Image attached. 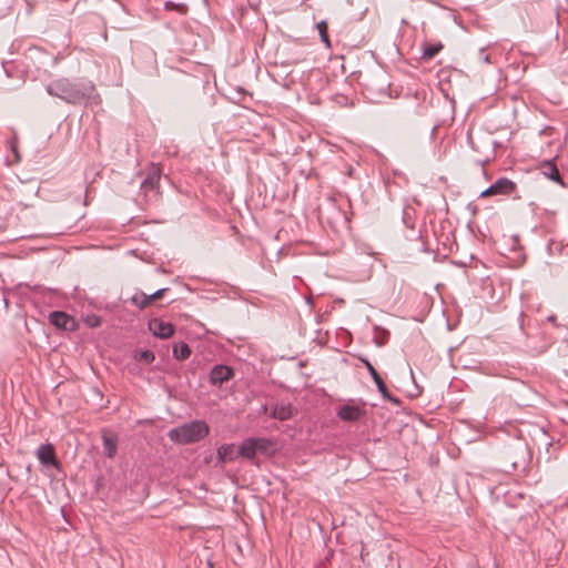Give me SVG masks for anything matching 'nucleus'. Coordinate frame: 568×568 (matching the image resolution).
Segmentation results:
<instances>
[{"instance_id":"f8f14e48","label":"nucleus","mask_w":568,"mask_h":568,"mask_svg":"<svg viewBox=\"0 0 568 568\" xmlns=\"http://www.w3.org/2000/svg\"><path fill=\"white\" fill-rule=\"evenodd\" d=\"M239 455L247 459H251L256 455V448L253 438L245 439L241 444L239 448Z\"/></svg>"},{"instance_id":"ddd939ff","label":"nucleus","mask_w":568,"mask_h":568,"mask_svg":"<svg viewBox=\"0 0 568 568\" xmlns=\"http://www.w3.org/2000/svg\"><path fill=\"white\" fill-rule=\"evenodd\" d=\"M161 172L159 168L153 166L151 172L148 174L146 179L143 181L142 186L144 189H155L160 182Z\"/></svg>"},{"instance_id":"412c9836","label":"nucleus","mask_w":568,"mask_h":568,"mask_svg":"<svg viewBox=\"0 0 568 568\" xmlns=\"http://www.w3.org/2000/svg\"><path fill=\"white\" fill-rule=\"evenodd\" d=\"M165 8H166L168 10H176V11H179L181 14H184V13H186V11H187V7H186V4H183V3H181V4H175V3H173V2H166V3H165Z\"/></svg>"},{"instance_id":"f03ea898","label":"nucleus","mask_w":568,"mask_h":568,"mask_svg":"<svg viewBox=\"0 0 568 568\" xmlns=\"http://www.w3.org/2000/svg\"><path fill=\"white\" fill-rule=\"evenodd\" d=\"M515 190V183L508 179H499L490 187L481 192V197H487L497 194H510Z\"/></svg>"},{"instance_id":"9d476101","label":"nucleus","mask_w":568,"mask_h":568,"mask_svg":"<svg viewBox=\"0 0 568 568\" xmlns=\"http://www.w3.org/2000/svg\"><path fill=\"white\" fill-rule=\"evenodd\" d=\"M366 368L368 369L371 376L373 377L378 390L383 394L384 397H387V387L384 383V381L382 379V377L379 376V374L377 373V371L374 368V366L366 359H363Z\"/></svg>"},{"instance_id":"dca6fc26","label":"nucleus","mask_w":568,"mask_h":568,"mask_svg":"<svg viewBox=\"0 0 568 568\" xmlns=\"http://www.w3.org/2000/svg\"><path fill=\"white\" fill-rule=\"evenodd\" d=\"M191 349L185 343L174 345L173 355L178 359H185L190 356Z\"/></svg>"},{"instance_id":"f3484780","label":"nucleus","mask_w":568,"mask_h":568,"mask_svg":"<svg viewBox=\"0 0 568 568\" xmlns=\"http://www.w3.org/2000/svg\"><path fill=\"white\" fill-rule=\"evenodd\" d=\"M103 447L108 457L112 458L116 453V443L112 437L103 436Z\"/></svg>"},{"instance_id":"423d86ee","label":"nucleus","mask_w":568,"mask_h":568,"mask_svg":"<svg viewBox=\"0 0 568 568\" xmlns=\"http://www.w3.org/2000/svg\"><path fill=\"white\" fill-rule=\"evenodd\" d=\"M365 412L362 406L347 404L339 408L338 417L346 422L358 420L364 416Z\"/></svg>"},{"instance_id":"6e6552de","label":"nucleus","mask_w":568,"mask_h":568,"mask_svg":"<svg viewBox=\"0 0 568 568\" xmlns=\"http://www.w3.org/2000/svg\"><path fill=\"white\" fill-rule=\"evenodd\" d=\"M270 414L273 418L283 422V420H287L293 417L294 409L290 403H280V404H276L271 409Z\"/></svg>"},{"instance_id":"9b49d317","label":"nucleus","mask_w":568,"mask_h":568,"mask_svg":"<svg viewBox=\"0 0 568 568\" xmlns=\"http://www.w3.org/2000/svg\"><path fill=\"white\" fill-rule=\"evenodd\" d=\"M253 442H254V445H255V448H256V454L257 453H261V454H264V455L273 454V452H274V444L270 439H266V438H253Z\"/></svg>"},{"instance_id":"39448f33","label":"nucleus","mask_w":568,"mask_h":568,"mask_svg":"<svg viewBox=\"0 0 568 568\" xmlns=\"http://www.w3.org/2000/svg\"><path fill=\"white\" fill-rule=\"evenodd\" d=\"M149 329L160 338H169L174 333V327L171 323L159 318H153L149 322Z\"/></svg>"},{"instance_id":"aec40b11","label":"nucleus","mask_w":568,"mask_h":568,"mask_svg":"<svg viewBox=\"0 0 568 568\" xmlns=\"http://www.w3.org/2000/svg\"><path fill=\"white\" fill-rule=\"evenodd\" d=\"M135 358L138 361L150 364L154 361L155 356L151 351H141V352H136Z\"/></svg>"},{"instance_id":"4be33fe9","label":"nucleus","mask_w":568,"mask_h":568,"mask_svg":"<svg viewBox=\"0 0 568 568\" xmlns=\"http://www.w3.org/2000/svg\"><path fill=\"white\" fill-rule=\"evenodd\" d=\"M165 291H166V288H162V290H159L155 293L149 295L151 303L155 302L156 300H160L163 296Z\"/></svg>"},{"instance_id":"20e7f679","label":"nucleus","mask_w":568,"mask_h":568,"mask_svg":"<svg viewBox=\"0 0 568 568\" xmlns=\"http://www.w3.org/2000/svg\"><path fill=\"white\" fill-rule=\"evenodd\" d=\"M50 322L55 327L65 331H74L78 327L75 320L63 312H52L50 314Z\"/></svg>"},{"instance_id":"b1692460","label":"nucleus","mask_w":568,"mask_h":568,"mask_svg":"<svg viewBox=\"0 0 568 568\" xmlns=\"http://www.w3.org/2000/svg\"><path fill=\"white\" fill-rule=\"evenodd\" d=\"M264 412L267 413L268 412V407L264 406Z\"/></svg>"},{"instance_id":"1a4fd4ad","label":"nucleus","mask_w":568,"mask_h":568,"mask_svg":"<svg viewBox=\"0 0 568 568\" xmlns=\"http://www.w3.org/2000/svg\"><path fill=\"white\" fill-rule=\"evenodd\" d=\"M237 455L239 452H236L235 446L232 444L223 445L217 449V457L222 463L232 462Z\"/></svg>"},{"instance_id":"a211bd4d","label":"nucleus","mask_w":568,"mask_h":568,"mask_svg":"<svg viewBox=\"0 0 568 568\" xmlns=\"http://www.w3.org/2000/svg\"><path fill=\"white\" fill-rule=\"evenodd\" d=\"M132 302L134 305L139 306L140 308H145L152 304L150 301V296L144 293H136L132 297Z\"/></svg>"},{"instance_id":"f257e3e1","label":"nucleus","mask_w":568,"mask_h":568,"mask_svg":"<svg viewBox=\"0 0 568 568\" xmlns=\"http://www.w3.org/2000/svg\"><path fill=\"white\" fill-rule=\"evenodd\" d=\"M209 426L201 420L191 422L169 432L172 442L181 445L195 443L204 438L209 434Z\"/></svg>"},{"instance_id":"5701e85b","label":"nucleus","mask_w":568,"mask_h":568,"mask_svg":"<svg viewBox=\"0 0 568 568\" xmlns=\"http://www.w3.org/2000/svg\"><path fill=\"white\" fill-rule=\"evenodd\" d=\"M87 323L91 327H95L100 325V320L98 317H88Z\"/></svg>"},{"instance_id":"6ab92c4d","label":"nucleus","mask_w":568,"mask_h":568,"mask_svg":"<svg viewBox=\"0 0 568 568\" xmlns=\"http://www.w3.org/2000/svg\"><path fill=\"white\" fill-rule=\"evenodd\" d=\"M318 32H320V36H321V39L322 41L325 43V45L327 48L331 47V41H329V38H328V34H327V23L325 21H321L317 23L316 26Z\"/></svg>"},{"instance_id":"2eb2a0df","label":"nucleus","mask_w":568,"mask_h":568,"mask_svg":"<svg viewBox=\"0 0 568 568\" xmlns=\"http://www.w3.org/2000/svg\"><path fill=\"white\" fill-rule=\"evenodd\" d=\"M443 49L442 43H426L423 50V58L426 60L433 59Z\"/></svg>"},{"instance_id":"4468645a","label":"nucleus","mask_w":568,"mask_h":568,"mask_svg":"<svg viewBox=\"0 0 568 568\" xmlns=\"http://www.w3.org/2000/svg\"><path fill=\"white\" fill-rule=\"evenodd\" d=\"M541 171L545 176L549 178L550 180L557 183H561L559 171L554 163H545L541 168Z\"/></svg>"},{"instance_id":"0eeeda50","label":"nucleus","mask_w":568,"mask_h":568,"mask_svg":"<svg viewBox=\"0 0 568 568\" xmlns=\"http://www.w3.org/2000/svg\"><path fill=\"white\" fill-rule=\"evenodd\" d=\"M233 375V372L230 367L224 365L215 366L210 374V381L214 385H221L224 382L229 381Z\"/></svg>"},{"instance_id":"7ed1b4c3","label":"nucleus","mask_w":568,"mask_h":568,"mask_svg":"<svg viewBox=\"0 0 568 568\" xmlns=\"http://www.w3.org/2000/svg\"><path fill=\"white\" fill-rule=\"evenodd\" d=\"M37 457L40 460V463L44 466H53L55 468L59 467L55 449L51 444L41 445L38 448Z\"/></svg>"}]
</instances>
